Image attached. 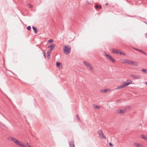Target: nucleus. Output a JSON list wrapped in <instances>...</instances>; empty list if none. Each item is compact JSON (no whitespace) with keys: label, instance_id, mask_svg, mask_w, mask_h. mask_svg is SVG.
Returning a JSON list of instances; mask_svg holds the SVG:
<instances>
[{"label":"nucleus","instance_id":"nucleus-28","mask_svg":"<svg viewBox=\"0 0 147 147\" xmlns=\"http://www.w3.org/2000/svg\"><path fill=\"white\" fill-rule=\"evenodd\" d=\"M47 54V57L48 58H50V55L49 54Z\"/></svg>","mask_w":147,"mask_h":147},{"label":"nucleus","instance_id":"nucleus-14","mask_svg":"<svg viewBox=\"0 0 147 147\" xmlns=\"http://www.w3.org/2000/svg\"><path fill=\"white\" fill-rule=\"evenodd\" d=\"M32 28L34 30V31L35 33L36 34H37L38 33L37 28L34 26H32Z\"/></svg>","mask_w":147,"mask_h":147},{"label":"nucleus","instance_id":"nucleus-7","mask_svg":"<svg viewBox=\"0 0 147 147\" xmlns=\"http://www.w3.org/2000/svg\"><path fill=\"white\" fill-rule=\"evenodd\" d=\"M105 56H106V57L110 61H111L113 62H114L115 61V59L109 55L108 54H105Z\"/></svg>","mask_w":147,"mask_h":147},{"label":"nucleus","instance_id":"nucleus-34","mask_svg":"<svg viewBox=\"0 0 147 147\" xmlns=\"http://www.w3.org/2000/svg\"><path fill=\"white\" fill-rule=\"evenodd\" d=\"M77 117L79 119H80V118L78 116V115H77Z\"/></svg>","mask_w":147,"mask_h":147},{"label":"nucleus","instance_id":"nucleus-29","mask_svg":"<svg viewBox=\"0 0 147 147\" xmlns=\"http://www.w3.org/2000/svg\"><path fill=\"white\" fill-rule=\"evenodd\" d=\"M28 5H29V7H30V8H32V6L30 4H28Z\"/></svg>","mask_w":147,"mask_h":147},{"label":"nucleus","instance_id":"nucleus-39","mask_svg":"<svg viewBox=\"0 0 147 147\" xmlns=\"http://www.w3.org/2000/svg\"><path fill=\"white\" fill-rule=\"evenodd\" d=\"M145 84H147V82H146L145 83Z\"/></svg>","mask_w":147,"mask_h":147},{"label":"nucleus","instance_id":"nucleus-36","mask_svg":"<svg viewBox=\"0 0 147 147\" xmlns=\"http://www.w3.org/2000/svg\"><path fill=\"white\" fill-rule=\"evenodd\" d=\"M108 5V3H107L105 4V5Z\"/></svg>","mask_w":147,"mask_h":147},{"label":"nucleus","instance_id":"nucleus-5","mask_svg":"<svg viewBox=\"0 0 147 147\" xmlns=\"http://www.w3.org/2000/svg\"><path fill=\"white\" fill-rule=\"evenodd\" d=\"M71 51V47L68 46H65V54H68Z\"/></svg>","mask_w":147,"mask_h":147},{"label":"nucleus","instance_id":"nucleus-11","mask_svg":"<svg viewBox=\"0 0 147 147\" xmlns=\"http://www.w3.org/2000/svg\"><path fill=\"white\" fill-rule=\"evenodd\" d=\"M134 145L137 147H143V145L137 142H135L134 144Z\"/></svg>","mask_w":147,"mask_h":147},{"label":"nucleus","instance_id":"nucleus-18","mask_svg":"<svg viewBox=\"0 0 147 147\" xmlns=\"http://www.w3.org/2000/svg\"><path fill=\"white\" fill-rule=\"evenodd\" d=\"M141 71L143 72H144V73L146 74H147V69H143L141 70Z\"/></svg>","mask_w":147,"mask_h":147},{"label":"nucleus","instance_id":"nucleus-17","mask_svg":"<svg viewBox=\"0 0 147 147\" xmlns=\"http://www.w3.org/2000/svg\"><path fill=\"white\" fill-rule=\"evenodd\" d=\"M109 89H104V90H101V91L102 92H107V91H108L109 90Z\"/></svg>","mask_w":147,"mask_h":147},{"label":"nucleus","instance_id":"nucleus-21","mask_svg":"<svg viewBox=\"0 0 147 147\" xmlns=\"http://www.w3.org/2000/svg\"><path fill=\"white\" fill-rule=\"evenodd\" d=\"M42 52H43V54H44V56L45 58L46 57H45V50H43L42 51Z\"/></svg>","mask_w":147,"mask_h":147},{"label":"nucleus","instance_id":"nucleus-32","mask_svg":"<svg viewBox=\"0 0 147 147\" xmlns=\"http://www.w3.org/2000/svg\"><path fill=\"white\" fill-rule=\"evenodd\" d=\"M134 49H135V50H137V51H138V50H139V49H136V48H134Z\"/></svg>","mask_w":147,"mask_h":147},{"label":"nucleus","instance_id":"nucleus-27","mask_svg":"<svg viewBox=\"0 0 147 147\" xmlns=\"http://www.w3.org/2000/svg\"><path fill=\"white\" fill-rule=\"evenodd\" d=\"M99 8V7L98 5H96L95 6V8L96 9H98Z\"/></svg>","mask_w":147,"mask_h":147},{"label":"nucleus","instance_id":"nucleus-2","mask_svg":"<svg viewBox=\"0 0 147 147\" xmlns=\"http://www.w3.org/2000/svg\"><path fill=\"white\" fill-rule=\"evenodd\" d=\"M122 62L123 63H125L129 65H133L134 66L138 65V64L137 63L127 59H123L122 61Z\"/></svg>","mask_w":147,"mask_h":147},{"label":"nucleus","instance_id":"nucleus-20","mask_svg":"<svg viewBox=\"0 0 147 147\" xmlns=\"http://www.w3.org/2000/svg\"><path fill=\"white\" fill-rule=\"evenodd\" d=\"M25 147H33L32 146H31L28 143H27V145L26 146H25Z\"/></svg>","mask_w":147,"mask_h":147},{"label":"nucleus","instance_id":"nucleus-38","mask_svg":"<svg viewBox=\"0 0 147 147\" xmlns=\"http://www.w3.org/2000/svg\"><path fill=\"white\" fill-rule=\"evenodd\" d=\"M146 38H147V33L146 34Z\"/></svg>","mask_w":147,"mask_h":147},{"label":"nucleus","instance_id":"nucleus-26","mask_svg":"<svg viewBox=\"0 0 147 147\" xmlns=\"http://www.w3.org/2000/svg\"><path fill=\"white\" fill-rule=\"evenodd\" d=\"M109 145L111 146H113V144L111 143V142H110L109 143Z\"/></svg>","mask_w":147,"mask_h":147},{"label":"nucleus","instance_id":"nucleus-35","mask_svg":"<svg viewBox=\"0 0 147 147\" xmlns=\"http://www.w3.org/2000/svg\"><path fill=\"white\" fill-rule=\"evenodd\" d=\"M63 50L64 51V47H63Z\"/></svg>","mask_w":147,"mask_h":147},{"label":"nucleus","instance_id":"nucleus-6","mask_svg":"<svg viewBox=\"0 0 147 147\" xmlns=\"http://www.w3.org/2000/svg\"><path fill=\"white\" fill-rule=\"evenodd\" d=\"M131 77L135 80L140 79L141 78V77L139 75H136L134 74H131Z\"/></svg>","mask_w":147,"mask_h":147},{"label":"nucleus","instance_id":"nucleus-33","mask_svg":"<svg viewBox=\"0 0 147 147\" xmlns=\"http://www.w3.org/2000/svg\"><path fill=\"white\" fill-rule=\"evenodd\" d=\"M99 8L100 9H101L102 8V7L101 5L99 6Z\"/></svg>","mask_w":147,"mask_h":147},{"label":"nucleus","instance_id":"nucleus-4","mask_svg":"<svg viewBox=\"0 0 147 147\" xmlns=\"http://www.w3.org/2000/svg\"><path fill=\"white\" fill-rule=\"evenodd\" d=\"M129 81L130 82H125V83L124 84H122V85H121L120 86L118 87L116 89V90H118V89H121V88H124V87H125V86H127V85H129V84H131L132 83V82L131 81H130V80H129Z\"/></svg>","mask_w":147,"mask_h":147},{"label":"nucleus","instance_id":"nucleus-1","mask_svg":"<svg viewBox=\"0 0 147 147\" xmlns=\"http://www.w3.org/2000/svg\"><path fill=\"white\" fill-rule=\"evenodd\" d=\"M9 140H11L13 142H14L17 145L22 147H25V145L19 142L16 138L13 137H9Z\"/></svg>","mask_w":147,"mask_h":147},{"label":"nucleus","instance_id":"nucleus-25","mask_svg":"<svg viewBox=\"0 0 147 147\" xmlns=\"http://www.w3.org/2000/svg\"><path fill=\"white\" fill-rule=\"evenodd\" d=\"M27 29L28 30H30L31 29V27L30 26H28L27 27Z\"/></svg>","mask_w":147,"mask_h":147},{"label":"nucleus","instance_id":"nucleus-13","mask_svg":"<svg viewBox=\"0 0 147 147\" xmlns=\"http://www.w3.org/2000/svg\"><path fill=\"white\" fill-rule=\"evenodd\" d=\"M69 143L70 147H75L74 141H71L69 142Z\"/></svg>","mask_w":147,"mask_h":147},{"label":"nucleus","instance_id":"nucleus-22","mask_svg":"<svg viewBox=\"0 0 147 147\" xmlns=\"http://www.w3.org/2000/svg\"><path fill=\"white\" fill-rule=\"evenodd\" d=\"M53 42V40L52 39H50L48 41V42L49 43H51Z\"/></svg>","mask_w":147,"mask_h":147},{"label":"nucleus","instance_id":"nucleus-23","mask_svg":"<svg viewBox=\"0 0 147 147\" xmlns=\"http://www.w3.org/2000/svg\"><path fill=\"white\" fill-rule=\"evenodd\" d=\"M52 51L51 49H49L48 50L47 52V54H49Z\"/></svg>","mask_w":147,"mask_h":147},{"label":"nucleus","instance_id":"nucleus-16","mask_svg":"<svg viewBox=\"0 0 147 147\" xmlns=\"http://www.w3.org/2000/svg\"><path fill=\"white\" fill-rule=\"evenodd\" d=\"M142 138L144 140H147V136L145 135H142Z\"/></svg>","mask_w":147,"mask_h":147},{"label":"nucleus","instance_id":"nucleus-24","mask_svg":"<svg viewBox=\"0 0 147 147\" xmlns=\"http://www.w3.org/2000/svg\"><path fill=\"white\" fill-rule=\"evenodd\" d=\"M94 108L96 109H98L100 108V107L99 106H96L94 107Z\"/></svg>","mask_w":147,"mask_h":147},{"label":"nucleus","instance_id":"nucleus-30","mask_svg":"<svg viewBox=\"0 0 147 147\" xmlns=\"http://www.w3.org/2000/svg\"><path fill=\"white\" fill-rule=\"evenodd\" d=\"M138 51H140V52L142 53H143V51H142V50H140V49H139V50H138Z\"/></svg>","mask_w":147,"mask_h":147},{"label":"nucleus","instance_id":"nucleus-31","mask_svg":"<svg viewBox=\"0 0 147 147\" xmlns=\"http://www.w3.org/2000/svg\"><path fill=\"white\" fill-rule=\"evenodd\" d=\"M142 53H144V54L146 55H147V54L145 52H144V51Z\"/></svg>","mask_w":147,"mask_h":147},{"label":"nucleus","instance_id":"nucleus-12","mask_svg":"<svg viewBox=\"0 0 147 147\" xmlns=\"http://www.w3.org/2000/svg\"><path fill=\"white\" fill-rule=\"evenodd\" d=\"M117 113L124 114L125 112V110L118 109L117 110Z\"/></svg>","mask_w":147,"mask_h":147},{"label":"nucleus","instance_id":"nucleus-10","mask_svg":"<svg viewBox=\"0 0 147 147\" xmlns=\"http://www.w3.org/2000/svg\"><path fill=\"white\" fill-rule=\"evenodd\" d=\"M112 53L113 54L116 53L117 54H119V51L117 49H112Z\"/></svg>","mask_w":147,"mask_h":147},{"label":"nucleus","instance_id":"nucleus-8","mask_svg":"<svg viewBox=\"0 0 147 147\" xmlns=\"http://www.w3.org/2000/svg\"><path fill=\"white\" fill-rule=\"evenodd\" d=\"M83 63L87 67H89L90 69L91 70H92L93 68L88 63L84 61L83 62Z\"/></svg>","mask_w":147,"mask_h":147},{"label":"nucleus","instance_id":"nucleus-40","mask_svg":"<svg viewBox=\"0 0 147 147\" xmlns=\"http://www.w3.org/2000/svg\"><path fill=\"white\" fill-rule=\"evenodd\" d=\"M138 125H139V126H140V124H139Z\"/></svg>","mask_w":147,"mask_h":147},{"label":"nucleus","instance_id":"nucleus-3","mask_svg":"<svg viewBox=\"0 0 147 147\" xmlns=\"http://www.w3.org/2000/svg\"><path fill=\"white\" fill-rule=\"evenodd\" d=\"M98 134L99 135V137L100 139H106V136H105L101 130H100L98 131Z\"/></svg>","mask_w":147,"mask_h":147},{"label":"nucleus","instance_id":"nucleus-15","mask_svg":"<svg viewBox=\"0 0 147 147\" xmlns=\"http://www.w3.org/2000/svg\"><path fill=\"white\" fill-rule=\"evenodd\" d=\"M55 45L54 44H52L51 45L48 47V48H51V49L52 50L54 48Z\"/></svg>","mask_w":147,"mask_h":147},{"label":"nucleus","instance_id":"nucleus-9","mask_svg":"<svg viewBox=\"0 0 147 147\" xmlns=\"http://www.w3.org/2000/svg\"><path fill=\"white\" fill-rule=\"evenodd\" d=\"M56 65L57 66L59 69H61L63 68L62 65L61 63L59 62L58 61H57L56 62Z\"/></svg>","mask_w":147,"mask_h":147},{"label":"nucleus","instance_id":"nucleus-37","mask_svg":"<svg viewBox=\"0 0 147 147\" xmlns=\"http://www.w3.org/2000/svg\"><path fill=\"white\" fill-rule=\"evenodd\" d=\"M127 108H128V109H129L130 108V107L129 106H128L127 107Z\"/></svg>","mask_w":147,"mask_h":147},{"label":"nucleus","instance_id":"nucleus-19","mask_svg":"<svg viewBox=\"0 0 147 147\" xmlns=\"http://www.w3.org/2000/svg\"><path fill=\"white\" fill-rule=\"evenodd\" d=\"M119 54L120 55H125V53L122 52H121V51H119Z\"/></svg>","mask_w":147,"mask_h":147}]
</instances>
